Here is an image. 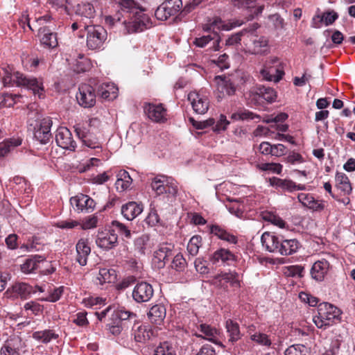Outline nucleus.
Wrapping results in <instances>:
<instances>
[{"mask_svg":"<svg viewBox=\"0 0 355 355\" xmlns=\"http://www.w3.org/2000/svg\"><path fill=\"white\" fill-rule=\"evenodd\" d=\"M114 14L106 16L105 23L121 22L128 33L141 32L152 26L150 17L134 0H111Z\"/></svg>","mask_w":355,"mask_h":355,"instance_id":"obj_1","label":"nucleus"},{"mask_svg":"<svg viewBox=\"0 0 355 355\" xmlns=\"http://www.w3.org/2000/svg\"><path fill=\"white\" fill-rule=\"evenodd\" d=\"M96 245L105 250L115 248L118 244V236L114 230L98 232L96 239Z\"/></svg>","mask_w":355,"mask_h":355,"instance_id":"obj_20","label":"nucleus"},{"mask_svg":"<svg viewBox=\"0 0 355 355\" xmlns=\"http://www.w3.org/2000/svg\"><path fill=\"white\" fill-rule=\"evenodd\" d=\"M188 100L196 114H204L207 112L209 102L206 96L197 92H191L188 95Z\"/></svg>","mask_w":355,"mask_h":355,"instance_id":"obj_21","label":"nucleus"},{"mask_svg":"<svg viewBox=\"0 0 355 355\" xmlns=\"http://www.w3.org/2000/svg\"><path fill=\"white\" fill-rule=\"evenodd\" d=\"M166 308L162 304L153 306L148 313V317L152 323L161 324L166 318Z\"/></svg>","mask_w":355,"mask_h":355,"instance_id":"obj_35","label":"nucleus"},{"mask_svg":"<svg viewBox=\"0 0 355 355\" xmlns=\"http://www.w3.org/2000/svg\"><path fill=\"white\" fill-rule=\"evenodd\" d=\"M151 188L157 195L166 193L168 197H175L178 191L176 182L163 175H157L152 179Z\"/></svg>","mask_w":355,"mask_h":355,"instance_id":"obj_7","label":"nucleus"},{"mask_svg":"<svg viewBox=\"0 0 355 355\" xmlns=\"http://www.w3.org/2000/svg\"><path fill=\"white\" fill-rule=\"evenodd\" d=\"M263 79L268 81L279 82L284 75L283 67L277 57L269 58L260 71Z\"/></svg>","mask_w":355,"mask_h":355,"instance_id":"obj_8","label":"nucleus"},{"mask_svg":"<svg viewBox=\"0 0 355 355\" xmlns=\"http://www.w3.org/2000/svg\"><path fill=\"white\" fill-rule=\"evenodd\" d=\"M182 7V0H165L155 10V16L160 21H166L170 17H177L180 15Z\"/></svg>","mask_w":355,"mask_h":355,"instance_id":"obj_10","label":"nucleus"},{"mask_svg":"<svg viewBox=\"0 0 355 355\" xmlns=\"http://www.w3.org/2000/svg\"><path fill=\"white\" fill-rule=\"evenodd\" d=\"M52 123V120L49 116L44 117L36 123L34 127V138L42 144H47L51 139V127Z\"/></svg>","mask_w":355,"mask_h":355,"instance_id":"obj_13","label":"nucleus"},{"mask_svg":"<svg viewBox=\"0 0 355 355\" xmlns=\"http://www.w3.org/2000/svg\"><path fill=\"white\" fill-rule=\"evenodd\" d=\"M153 355H176L172 345L168 342L161 343L155 349Z\"/></svg>","mask_w":355,"mask_h":355,"instance_id":"obj_52","label":"nucleus"},{"mask_svg":"<svg viewBox=\"0 0 355 355\" xmlns=\"http://www.w3.org/2000/svg\"><path fill=\"white\" fill-rule=\"evenodd\" d=\"M149 239L147 236L143 235L135 241V250L139 253L140 255H145L147 250V243Z\"/></svg>","mask_w":355,"mask_h":355,"instance_id":"obj_54","label":"nucleus"},{"mask_svg":"<svg viewBox=\"0 0 355 355\" xmlns=\"http://www.w3.org/2000/svg\"><path fill=\"white\" fill-rule=\"evenodd\" d=\"M257 167L263 171H271L277 174H281L283 168L282 164L273 162L259 164Z\"/></svg>","mask_w":355,"mask_h":355,"instance_id":"obj_55","label":"nucleus"},{"mask_svg":"<svg viewBox=\"0 0 355 355\" xmlns=\"http://www.w3.org/2000/svg\"><path fill=\"white\" fill-rule=\"evenodd\" d=\"M209 259L213 264L221 262L223 264L230 265L236 260V257L230 250L221 248L216 250Z\"/></svg>","mask_w":355,"mask_h":355,"instance_id":"obj_27","label":"nucleus"},{"mask_svg":"<svg viewBox=\"0 0 355 355\" xmlns=\"http://www.w3.org/2000/svg\"><path fill=\"white\" fill-rule=\"evenodd\" d=\"M187 266V262L180 252L174 255L171 263V268L178 272H182Z\"/></svg>","mask_w":355,"mask_h":355,"instance_id":"obj_48","label":"nucleus"},{"mask_svg":"<svg viewBox=\"0 0 355 355\" xmlns=\"http://www.w3.org/2000/svg\"><path fill=\"white\" fill-rule=\"evenodd\" d=\"M259 27V26L257 23H254V24L250 25L249 27L244 28L241 31H240L236 34L232 35L230 37H229L226 40L225 44L227 46H233V45H235V44L239 43V42L241 40L242 35H244L245 34H246L247 32L252 33L253 31H255Z\"/></svg>","mask_w":355,"mask_h":355,"instance_id":"obj_42","label":"nucleus"},{"mask_svg":"<svg viewBox=\"0 0 355 355\" xmlns=\"http://www.w3.org/2000/svg\"><path fill=\"white\" fill-rule=\"evenodd\" d=\"M98 217L96 215H91L85 217L81 220V228L83 230H89L96 227Z\"/></svg>","mask_w":355,"mask_h":355,"instance_id":"obj_59","label":"nucleus"},{"mask_svg":"<svg viewBox=\"0 0 355 355\" xmlns=\"http://www.w3.org/2000/svg\"><path fill=\"white\" fill-rule=\"evenodd\" d=\"M75 132L84 146L92 149H101L102 144L97 137V132L87 126L78 124L74 126Z\"/></svg>","mask_w":355,"mask_h":355,"instance_id":"obj_11","label":"nucleus"},{"mask_svg":"<svg viewBox=\"0 0 355 355\" xmlns=\"http://www.w3.org/2000/svg\"><path fill=\"white\" fill-rule=\"evenodd\" d=\"M45 255L35 254L31 257L26 259L24 263L21 265V270L25 274H30L33 272L37 268L40 262L46 260Z\"/></svg>","mask_w":355,"mask_h":355,"instance_id":"obj_34","label":"nucleus"},{"mask_svg":"<svg viewBox=\"0 0 355 355\" xmlns=\"http://www.w3.org/2000/svg\"><path fill=\"white\" fill-rule=\"evenodd\" d=\"M70 203L79 213H91L94 210L96 206V202L92 198L83 193L71 197Z\"/></svg>","mask_w":355,"mask_h":355,"instance_id":"obj_15","label":"nucleus"},{"mask_svg":"<svg viewBox=\"0 0 355 355\" xmlns=\"http://www.w3.org/2000/svg\"><path fill=\"white\" fill-rule=\"evenodd\" d=\"M268 182L271 187L284 192L292 193L295 191H304L306 189L304 184H297L295 182L289 179H281L279 178L272 177L268 179Z\"/></svg>","mask_w":355,"mask_h":355,"instance_id":"obj_16","label":"nucleus"},{"mask_svg":"<svg viewBox=\"0 0 355 355\" xmlns=\"http://www.w3.org/2000/svg\"><path fill=\"white\" fill-rule=\"evenodd\" d=\"M112 227H114L118 232L125 239H130L132 236L131 231L124 224L117 220L112 222Z\"/></svg>","mask_w":355,"mask_h":355,"instance_id":"obj_61","label":"nucleus"},{"mask_svg":"<svg viewBox=\"0 0 355 355\" xmlns=\"http://www.w3.org/2000/svg\"><path fill=\"white\" fill-rule=\"evenodd\" d=\"M175 245L171 243H159L153 254V263L157 268H163L174 255Z\"/></svg>","mask_w":355,"mask_h":355,"instance_id":"obj_12","label":"nucleus"},{"mask_svg":"<svg viewBox=\"0 0 355 355\" xmlns=\"http://www.w3.org/2000/svg\"><path fill=\"white\" fill-rule=\"evenodd\" d=\"M84 29L87 33L86 44L88 49L96 50L101 49L107 40L106 30L101 26L84 24Z\"/></svg>","mask_w":355,"mask_h":355,"instance_id":"obj_5","label":"nucleus"},{"mask_svg":"<svg viewBox=\"0 0 355 355\" xmlns=\"http://www.w3.org/2000/svg\"><path fill=\"white\" fill-rule=\"evenodd\" d=\"M225 327L229 335V341L234 343L241 338L239 325L237 322L229 319L226 321Z\"/></svg>","mask_w":355,"mask_h":355,"instance_id":"obj_44","label":"nucleus"},{"mask_svg":"<svg viewBox=\"0 0 355 355\" xmlns=\"http://www.w3.org/2000/svg\"><path fill=\"white\" fill-rule=\"evenodd\" d=\"M202 242V239L200 235H194L190 239L187 248L189 255L195 257L198 254Z\"/></svg>","mask_w":355,"mask_h":355,"instance_id":"obj_47","label":"nucleus"},{"mask_svg":"<svg viewBox=\"0 0 355 355\" xmlns=\"http://www.w3.org/2000/svg\"><path fill=\"white\" fill-rule=\"evenodd\" d=\"M209 228L210 233L217 236L219 239L227 241L229 243H237V237L227 232L223 227L215 224L210 225Z\"/></svg>","mask_w":355,"mask_h":355,"instance_id":"obj_33","label":"nucleus"},{"mask_svg":"<svg viewBox=\"0 0 355 355\" xmlns=\"http://www.w3.org/2000/svg\"><path fill=\"white\" fill-rule=\"evenodd\" d=\"M38 37H40L41 44L45 48L53 49L58 46L57 33L53 32L49 27L44 26L40 28Z\"/></svg>","mask_w":355,"mask_h":355,"instance_id":"obj_23","label":"nucleus"},{"mask_svg":"<svg viewBox=\"0 0 355 355\" xmlns=\"http://www.w3.org/2000/svg\"><path fill=\"white\" fill-rule=\"evenodd\" d=\"M20 248L28 252L40 251L42 250L43 245L39 242V239L34 236L32 240H28L27 243L21 245Z\"/></svg>","mask_w":355,"mask_h":355,"instance_id":"obj_58","label":"nucleus"},{"mask_svg":"<svg viewBox=\"0 0 355 355\" xmlns=\"http://www.w3.org/2000/svg\"><path fill=\"white\" fill-rule=\"evenodd\" d=\"M198 329L204 334L203 337L210 341H214L216 338L217 330L209 324H201Z\"/></svg>","mask_w":355,"mask_h":355,"instance_id":"obj_51","label":"nucleus"},{"mask_svg":"<svg viewBox=\"0 0 355 355\" xmlns=\"http://www.w3.org/2000/svg\"><path fill=\"white\" fill-rule=\"evenodd\" d=\"M134 339L137 343H145L153 336V331L149 326L140 324L137 326L135 323L132 327Z\"/></svg>","mask_w":355,"mask_h":355,"instance_id":"obj_31","label":"nucleus"},{"mask_svg":"<svg viewBox=\"0 0 355 355\" xmlns=\"http://www.w3.org/2000/svg\"><path fill=\"white\" fill-rule=\"evenodd\" d=\"M116 177L117 180L115 183V187L119 192H123L130 187L132 180L128 171L121 170L117 173Z\"/></svg>","mask_w":355,"mask_h":355,"instance_id":"obj_37","label":"nucleus"},{"mask_svg":"<svg viewBox=\"0 0 355 355\" xmlns=\"http://www.w3.org/2000/svg\"><path fill=\"white\" fill-rule=\"evenodd\" d=\"M216 84V98L221 101L226 96H232L237 90L241 89V85L245 82L244 77L238 76H216L214 78Z\"/></svg>","mask_w":355,"mask_h":355,"instance_id":"obj_4","label":"nucleus"},{"mask_svg":"<svg viewBox=\"0 0 355 355\" xmlns=\"http://www.w3.org/2000/svg\"><path fill=\"white\" fill-rule=\"evenodd\" d=\"M96 94L92 86L88 84H82L79 86L76 99L78 104L85 108L93 107L96 103Z\"/></svg>","mask_w":355,"mask_h":355,"instance_id":"obj_14","label":"nucleus"},{"mask_svg":"<svg viewBox=\"0 0 355 355\" xmlns=\"http://www.w3.org/2000/svg\"><path fill=\"white\" fill-rule=\"evenodd\" d=\"M329 270V263L326 259L315 261L310 271L312 279L317 282H322Z\"/></svg>","mask_w":355,"mask_h":355,"instance_id":"obj_26","label":"nucleus"},{"mask_svg":"<svg viewBox=\"0 0 355 355\" xmlns=\"http://www.w3.org/2000/svg\"><path fill=\"white\" fill-rule=\"evenodd\" d=\"M336 187L345 194L349 195L352 191V187L348 177L344 173L337 172L336 174Z\"/></svg>","mask_w":355,"mask_h":355,"instance_id":"obj_41","label":"nucleus"},{"mask_svg":"<svg viewBox=\"0 0 355 355\" xmlns=\"http://www.w3.org/2000/svg\"><path fill=\"white\" fill-rule=\"evenodd\" d=\"M33 338L43 343H48L53 339H57L58 335L56 334L53 330L46 329L44 331H35L33 334Z\"/></svg>","mask_w":355,"mask_h":355,"instance_id":"obj_46","label":"nucleus"},{"mask_svg":"<svg viewBox=\"0 0 355 355\" xmlns=\"http://www.w3.org/2000/svg\"><path fill=\"white\" fill-rule=\"evenodd\" d=\"M111 318L129 328L132 324L135 323L137 317L133 312L127 311L125 308L121 307L114 309L111 315Z\"/></svg>","mask_w":355,"mask_h":355,"instance_id":"obj_24","label":"nucleus"},{"mask_svg":"<svg viewBox=\"0 0 355 355\" xmlns=\"http://www.w3.org/2000/svg\"><path fill=\"white\" fill-rule=\"evenodd\" d=\"M299 245L296 239L281 240L277 253L282 256L291 255L297 252Z\"/></svg>","mask_w":355,"mask_h":355,"instance_id":"obj_36","label":"nucleus"},{"mask_svg":"<svg viewBox=\"0 0 355 355\" xmlns=\"http://www.w3.org/2000/svg\"><path fill=\"white\" fill-rule=\"evenodd\" d=\"M116 270L112 268H101L97 277L101 284L114 283L116 280Z\"/></svg>","mask_w":355,"mask_h":355,"instance_id":"obj_43","label":"nucleus"},{"mask_svg":"<svg viewBox=\"0 0 355 355\" xmlns=\"http://www.w3.org/2000/svg\"><path fill=\"white\" fill-rule=\"evenodd\" d=\"M189 120L193 126L198 130L205 129L213 125L215 123L214 119H209L208 120L203 121H197L193 118L190 117Z\"/></svg>","mask_w":355,"mask_h":355,"instance_id":"obj_63","label":"nucleus"},{"mask_svg":"<svg viewBox=\"0 0 355 355\" xmlns=\"http://www.w3.org/2000/svg\"><path fill=\"white\" fill-rule=\"evenodd\" d=\"M254 31L252 32H247V33L250 34V40L252 42L253 44V50L252 53V54H261L263 53V51L261 49L263 47H267L268 45V39L264 36H257L254 35Z\"/></svg>","mask_w":355,"mask_h":355,"instance_id":"obj_40","label":"nucleus"},{"mask_svg":"<svg viewBox=\"0 0 355 355\" xmlns=\"http://www.w3.org/2000/svg\"><path fill=\"white\" fill-rule=\"evenodd\" d=\"M143 211V206L136 202L131 201L121 207V214L125 218L132 220Z\"/></svg>","mask_w":355,"mask_h":355,"instance_id":"obj_32","label":"nucleus"},{"mask_svg":"<svg viewBox=\"0 0 355 355\" xmlns=\"http://www.w3.org/2000/svg\"><path fill=\"white\" fill-rule=\"evenodd\" d=\"M220 23V19H216L210 24L206 25L204 27V30L209 33L212 31V33L207 35L196 37L193 42V44L198 47L203 48L211 41H213V46L211 48L214 51H218L220 49L219 43L220 41V37L218 33L215 31V28H217L219 29V24Z\"/></svg>","mask_w":355,"mask_h":355,"instance_id":"obj_9","label":"nucleus"},{"mask_svg":"<svg viewBox=\"0 0 355 355\" xmlns=\"http://www.w3.org/2000/svg\"><path fill=\"white\" fill-rule=\"evenodd\" d=\"M261 241L262 245L267 251L277 253L281 241L278 236L272 233L266 232L262 234Z\"/></svg>","mask_w":355,"mask_h":355,"instance_id":"obj_30","label":"nucleus"},{"mask_svg":"<svg viewBox=\"0 0 355 355\" xmlns=\"http://www.w3.org/2000/svg\"><path fill=\"white\" fill-rule=\"evenodd\" d=\"M6 293H10L12 297L27 299L31 294L35 293L36 291L33 286L26 283L17 282L8 288Z\"/></svg>","mask_w":355,"mask_h":355,"instance_id":"obj_25","label":"nucleus"},{"mask_svg":"<svg viewBox=\"0 0 355 355\" xmlns=\"http://www.w3.org/2000/svg\"><path fill=\"white\" fill-rule=\"evenodd\" d=\"M106 329L114 336H119L122 331L128 329L124 324H121L119 322L114 320L112 318L110 322L106 324Z\"/></svg>","mask_w":355,"mask_h":355,"instance_id":"obj_50","label":"nucleus"},{"mask_svg":"<svg viewBox=\"0 0 355 355\" xmlns=\"http://www.w3.org/2000/svg\"><path fill=\"white\" fill-rule=\"evenodd\" d=\"M343 311L337 306L328 303H320L318 306V314L313 316V321L319 329H327L342 321Z\"/></svg>","mask_w":355,"mask_h":355,"instance_id":"obj_3","label":"nucleus"},{"mask_svg":"<svg viewBox=\"0 0 355 355\" xmlns=\"http://www.w3.org/2000/svg\"><path fill=\"white\" fill-rule=\"evenodd\" d=\"M298 200L303 206L315 211H320L324 209V205L322 201L315 200L314 197L309 193H300L297 196Z\"/></svg>","mask_w":355,"mask_h":355,"instance_id":"obj_29","label":"nucleus"},{"mask_svg":"<svg viewBox=\"0 0 355 355\" xmlns=\"http://www.w3.org/2000/svg\"><path fill=\"white\" fill-rule=\"evenodd\" d=\"M308 349L303 345H293L288 347L285 352V355H307Z\"/></svg>","mask_w":355,"mask_h":355,"instance_id":"obj_57","label":"nucleus"},{"mask_svg":"<svg viewBox=\"0 0 355 355\" xmlns=\"http://www.w3.org/2000/svg\"><path fill=\"white\" fill-rule=\"evenodd\" d=\"M220 277V280L230 283L233 287L239 288L241 286L239 275L235 271L221 273Z\"/></svg>","mask_w":355,"mask_h":355,"instance_id":"obj_49","label":"nucleus"},{"mask_svg":"<svg viewBox=\"0 0 355 355\" xmlns=\"http://www.w3.org/2000/svg\"><path fill=\"white\" fill-rule=\"evenodd\" d=\"M154 294L151 284L141 282L136 284L132 291V297L138 303L148 302Z\"/></svg>","mask_w":355,"mask_h":355,"instance_id":"obj_18","label":"nucleus"},{"mask_svg":"<svg viewBox=\"0 0 355 355\" xmlns=\"http://www.w3.org/2000/svg\"><path fill=\"white\" fill-rule=\"evenodd\" d=\"M250 339L261 345L269 347L271 345V340L268 336L263 333H255L251 335Z\"/></svg>","mask_w":355,"mask_h":355,"instance_id":"obj_60","label":"nucleus"},{"mask_svg":"<svg viewBox=\"0 0 355 355\" xmlns=\"http://www.w3.org/2000/svg\"><path fill=\"white\" fill-rule=\"evenodd\" d=\"M21 144L19 138H11L0 144V158L5 157L11 150Z\"/></svg>","mask_w":355,"mask_h":355,"instance_id":"obj_45","label":"nucleus"},{"mask_svg":"<svg viewBox=\"0 0 355 355\" xmlns=\"http://www.w3.org/2000/svg\"><path fill=\"white\" fill-rule=\"evenodd\" d=\"M76 261L80 266H85L87 263V258L91 252V248L87 239H80L76 245Z\"/></svg>","mask_w":355,"mask_h":355,"instance_id":"obj_28","label":"nucleus"},{"mask_svg":"<svg viewBox=\"0 0 355 355\" xmlns=\"http://www.w3.org/2000/svg\"><path fill=\"white\" fill-rule=\"evenodd\" d=\"M76 14L83 19H86V21L89 24L91 19L94 17L95 9L94 6L90 3H81L78 4L76 9Z\"/></svg>","mask_w":355,"mask_h":355,"instance_id":"obj_38","label":"nucleus"},{"mask_svg":"<svg viewBox=\"0 0 355 355\" xmlns=\"http://www.w3.org/2000/svg\"><path fill=\"white\" fill-rule=\"evenodd\" d=\"M304 268L300 265L289 266L285 268L284 274L288 277H302Z\"/></svg>","mask_w":355,"mask_h":355,"instance_id":"obj_53","label":"nucleus"},{"mask_svg":"<svg viewBox=\"0 0 355 355\" xmlns=\"http://www.w3.org/2000/svg\"><path fill=\"white\" fill-rule=\"evenodd\" d=\"M25 347L22 339L13 336L6 340L0 349V355H19L20 351Z\"/></svg>","mask_w":355,"mask_h":355,"instance_id":"obj_19","label":"nucleus"},{"mask_svg":"<svg viewBox=\"0 0 355 355\" xmlns=\"http://www.w3.org/2000/svg\"><path fill=\"white\" fill-rule=\"evenodd\" d=\"M263 219L266 221L270 222L279 227L283 228L285 225V222L279 216L275 215L271 212H266L262 214Z\"/></svg>","mask_w":355,"mask_h":355,"instance_id":"obj_56","label":"nucleus"},{"mask_svg":"<svg viewBox=\"0 0 355 355\" xmlns=\"http://www.w3.org/2000/svg\"><path fill=\"white\" fill-rule=\"evenodd\" d=\"M277 92L272 87L263 85L257 86L248 94V100L254 105H262L265 103H272L276 101Z\"/></svg>","mask_w":355,"mask_h":355,"instance_id":"obj_6","label":"nucleus"},{"mask_svg":"<svg viewBox=\"0 0 355 355\" xmlns=\"http://www.w3.org/2000/svg\"><path fill=\"white\" fill-rule=\"evenodd\" d=\"M0 76L5 87H24L32 90L35 95L41 98L43 95L44 87L42 80L36 78H28L17 71L10 65L0 69Z\"/></svg>","mask_w":355,"mask_h":355,"instance_id":"obj_2","label":"nucleus"},{"mask_svg":"<svg viewBox=\"0 0 355 355\" xmlns=\"http://www.w3.org/2000/svg\"><path fill=\"white\" fill-rule=\"evenodd\" d=\"M299 298L302 302L308 304L311 306H318L319 299L306 292H300Z\"/></svg>","mask_w":355,"mask_h":355,"instance_id":"obj_62","label":"nucleus"},{"mask_svg":"<svg viewBox=\"0 0 355 355\" xmlns=\"http://www.w3.org/2000/svg\"><path fill=\"white\" fill-rule=\"evenodd\" d=\"M338 17V15L336 12L333 10L328 11L322 14L321 21H324L326 26H329L332 24Z\"/></svg>","mask_w":355,"mask_h":355,"instance_id":"obj_64","label":"nucleus"},{"mask_svg":"<svg viewBox=\"0 0 355 355\" xmlns=\"http://www.w3.org/2000/svg\"><path fill=\"white\" fill-rule=\"evenodd\" d=\"M55 141L58 146L63 149L74 151L76 143L73 140L70 130L65 127H60L55 133Z\"/></svg>","mask_w":355,"mask_h":355,"instance_id":"obj_17","label":"nucleus"},{"mask_svg":"<svg viewBox=\"0 0 355 355\" xmlns=\"http://www.w3.org/2000/svg\"><path fill=\"white\" fill-rule=\"evenodd\" d=\"M144 110L147 116L153 121L162 123L166 120V110L162 104L146 103Z\"/></svg>","mask_w":355,"mask_h":355,"instance_id":"obj_22","label":"nucleus"},{"mask_svg":"<svg viewBox=\"0 0 355 355\" xmlns=\"http://www.w3.org/2000/svg\"><path fill=\"white\" fill-rule=\"evenodd\" d=\"M118 89L110 83H103L98 90V95L103 99L111 101L117 96Z\"/></svg>","mask_w":355,"mask_h":355,"instance_id":"obj_39","label":"nucleus"}]
</instances>
